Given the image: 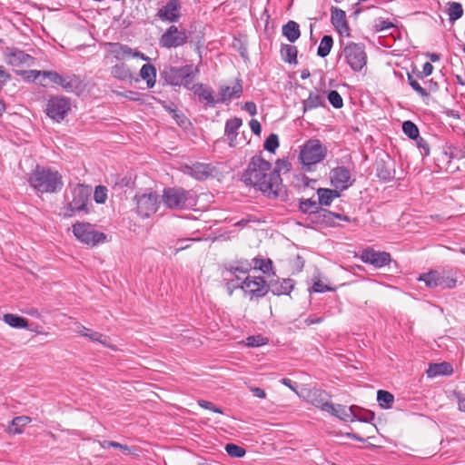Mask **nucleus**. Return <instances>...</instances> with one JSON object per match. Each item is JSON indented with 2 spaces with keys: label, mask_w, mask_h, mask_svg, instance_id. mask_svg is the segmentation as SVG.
<instances>
[{
  "label": "nucleus",
  "mask_w": 465,
  "mask_h": 465,
  "mask_svg": "<svg viewBox=\"0 0 465 465\" xmlns=\"http://www.w3.org/2000/svg\"><path fill=\"white\" fill-rule=\"evenodd\" d=\"M94 199L96 203H104L107 199V189L105 186L98 185L94 189Z\"/></svg>",
  "instance_id": "52"
},
{
  "label": "nucleus",
  "mask_w": 465,
  "mask_h": 465,
  "mask_svg": "<svg viewBox=\"0 0 465 465\" xmlns=\"http://www.w3.org/2000/svg\"><path fill=\"white\" fill-rule=\"evenodd\" d=\"M320 207L318 203L312 199H300L299 211L308 216H310V213H314V212L318 211Z\"/></svg>",
  "instance_id": "43"
},
{
  "label": "nucleus",
  "mask_w": 465,
  "mask_h": 465,
  "mask_svg": "<svg viewBox=\"0 0 465 465\" xmlns=\"http://www.w3.org/2000/svg\"><path fill=\"white\" fill-rule=\"evenodd\" d=\"M418 280L424 282L429 288L440 287L441 289H452L456 286L457 282L456 278L450 275V272L434 270L420 274Z\"/></svg>",
  "instance_id": "12"
},
{
  "label": "nucleus",
  "mask_w": 465,
  "mask_h": 465,
  "mask_svg": "<svg viewBox=\"0 0 465 465\" xmlns=\"http://www.w3.org/2000/svg\"><path fill=\"white\" fill-rule=\"evenodd\" d=\"M181 5L179 0H169L166 5L157 11L160 20L169 23H176L181 17Z\"/></svg>",
  "instance_id": "18"
},
{
  "label": "nucleus",
  "mask_w": 465,
  "mask_h": 465,
  "mask_svg": "<svg viewBox=\"0 0 465 465\" xmlns=\"http://www.w3.org/2000/svg\"><path fill=\"white\" fill-rule=\"evenodd\" d=\"M136 213L143 219L155 213L159 207V197L156 193H136L134 197Z\"/></svg>",
  "instance_id": "11"
},
{
  "label": "nucleus",
  "mask_w": 465,
  "mask_h": 465,
  "mask_svg": "<svg viewBox=\"0 0 465 465\" xmlns=\"http://www.w3.org/2000/svg\"><path fill=\"white\" fill-rule=\"evenodd\" d=\"M329 103L336 109H340L343 106V100L341 94L335 91L331 90L329 92L327 95Z\"/></svg>",
  "instance_id": "50"
},
{
  "label": "nucleus",
  "mask_w": 465,
  "mask_h": 465,
  "mask_svg": "<svg viewBox=\"0 0 465 465\" xmlns=\"http://www.w3.org/2000/svg\"><path fill=\"white\" fill-rule=\"evenodd\" d=\"M346 64L353 72H361L367 64V54L363 44L348 42L342 49Z\"/></svg>",
  "instance_id": "7"
},
{
  "label": "nucleus",
  "mask_w": 465,
  "mask_h": 465,
  "mask_svg": "<svg viewBox=\"0 0 465 465\" xmlns=\"http://www.w3.org/2000/svg\"><path fill=\"white\" fill-rule=\"evenodd\" d=\"M61 86L67 93L79 94L84 88V84L81 77L74 74H61L60 81L57 84Z\"/></svg>",
  "instance_id": "21"
},
{
  "label": "nucleus",
  "mask_w": 465,
  "mask_h": 465,
  "mask_svg": "<svg viewBox=\"0 0 465 465\" xmlns=\"http://www.w3.org/2000/svg\"><path fill=\"white\" fill-rule=\"evenodd\" d=\"M163 203L171 210L193 209L197 204V194L183 187H167L163 191Z\"/></svg>",
  "instance_id": "4"
},
{
  "label": "nucleus",
  "mask_w": 465,
  "mask_h": 465,
  "mask_svg": "<svg viewBox=\"0 0 465 465\" xmlns=\"http://www.w3.org/2000/svg\"><path fill=\"white\" fill-rule=\"evenodd\" d=\"M33 60V57L17 48H13L8 53V64L13 66H20Z\"/></svg>",
  "instance_id": "30"
},
{
  "label": "nucleus",
  "mask_w": 465,
  "mask_h": 465,
  "mask_svg": "<svg viewBox=\"0 0 465 465\" xmlns=\"http://www.w3.org/2000/svg\"><path fill=\"white\" fill-rule=\"evenodd\" d=\"M408 83L411 88L417 92L421 97H429L430 94L423 88L413 76L408 74Z\"/></svg>",
  "instance_id": "51"
},
{
  "label": "nucleus",
  "mask_w": 465,
  "mask_h": 465,
  "mask_svg": "<svg viewBox=\"0 0 465 465\" xmlns=\"http://www.w3.org/2000/svg\"><path fill=\"white\" fill-rule=\"evenodd\" d=\"M73 232L79 241L92 246L103 243L106 240L104 232L94 230L88 223H76L73 225Z\"/></svg>",
  "instance_id": "9"
},
{
  "label": "nucleus",
  "mask_w": 465,
  "mask_h": 465,
  "mask_svg": "<svg viewBox=\"0 0 465 465\" xmlns=\"http://www.w3.org/2000/svg\"><path fill=\"white\" fill-rule=\"evenodd\" d=\"M224 268L232 275H235L236 272L247 274L252 269V263H250L247 260L239 261L237 262L236 265H229L225 266Z\"/></svg>",
  "instance_id": "44"
},
{
  "label": "nucleus",
  "mask_w": 465,
  "mask_h": 465,
  "mask_svg": "<svg viewBox=\"0 0 465 465\" xmlns=\"http://www.w3.org/2000/svg\"><path fill=\"white\" fill-rule=\"evenodd\" d=\"M376 175L382 181L389 182L395 176V171L391 168L390 161H377L375 163Z\"/></svg>",
  "instance_id": "27"
},
{
  "label": "nucleus",
  "mask_w": 465,
  "mask_h": 465,
  "mask_svg": "<svg viewBox=\"0 0 465 465\" xmlns=\"http://www.w3.org/2000/svg\"><path fill=\"white\" fill-rule=\"evenodd\" d=\"M335 216L336 213L320 207L314 213H310V216L306 217V222L308 227H334L336 226Z\"/></svg>",
  "instance_id": "16"
},
{
  "label": "nucleus",
  "mask_w": 465,
  "mask_h": 465,
  "mask_svg": "<svg viewBox=\"0 0 465 465\" xmlns=\"http://www.w3.org/2000/svg\"><path fill=\"white\" fill-rule=\"evenodd\" d=\"M333 46V38L331 35H325L321 40L320 45L317 49V55L324 58L329 55Z\"/></svg>",
  "instance_id": "41"
},
{
  "label": "nucleus",
  "mask_w": 465,
  "mask_h": 465,
  "mask_svg": "<svg viewBox=\"0 0 465 465\" xmlns=\"http://www.w3.org/2000/svg\"><path fill=\"white\" fill-rule=\"evenodd\" d=\"M391 27H394V25L389 20L379 18L375 21V29L377 32L384 31Z\"/></svg>",
  "instance_id": "57"
},
{
  "label": "nucleus",
  "mask_w": 465,
  "mask_h": 465,
  "mask_svg": "<svg viewBox=\"0 0 465 465\" xmlns=\"http://www.w3.org/2000/svg\"><path fill=\"white\" fill-rule=\"evenodd\" d=\"M190 33L184 28L170 25L159 38V45L163 48H177L185 45L189 40Z\"/></svg>",
  "instance_id": "10"
},
{
  "label": "nucleus",
  "mask_w": 465,
  "mask_h": 465,
  "mask_svg": "<svg viewBox=\"0 0 465 465\" xmlns=\"http://www.w3.org/2000/svg\"><path fill=\"white\" fill-rule=\"evenodd\" d=\"M20 74L28 81L35 82L39 76H42V71L38 70H28V71H21Z\"/></svg>",
  "instance_id": "59"
},
{
  "label": "nucleus",
  "mask_w": 465,
  "mask_h": 465,
  "mask_svg": "<svg viewBox=\"0 0 465 465\" xmlns=\"http://www.w3.org/2000/svg\"><path fill=\"white\" fill-rule=\"evenodd\" d=\"M360 259L364 262L372 265L375 268H381L391 262V256L387 252L375 251L368 247L361 251Z\"/></svg>",
  "instance_id": "14"
},
{
  "label": "nucleus",
  "mask_w": 465,
  "mask_h": 465,
  "mask_svg": "<svg viewBox=\"0 0 465 465\" xmlns=\"http://www.w3.org/2000/svg\"><path fill=\"white\" fill-rule=\"evenodd\" d=\"M327 147L318 139H310L301 147L299 160L302 170L312 172L315 165L322 162L327 156Z\"/></svg>",
  "instance_id": "6"
},
{
  "label": "nucleus",
  "mask_w": 465,
  "mask_h": 465,
  "mask_svg": "<svg viewBox=\"0 0 465 465\" xmlns=\"http://www.w3.org/2000/svg\"><path fill=\"white\" fill-rule=\"evenodd\" d=\"M31 418L28 416H17L14 418L7 428V432L9 434H21L23 432V429L31 422Z\"/></svg>",
  "instance_id": "36"
},
{
  "label": "nucleus",
  "mask_w": 465,
  "mask_h": 465,
  "mask_svg": "<svg viewBox=\"0 0 465 465\" xmlns=\"http://www.w3.org/2000/svg\"><path fill=\"white\" fill-rule=\"evenodd\" d=\"M4 322L9 326L16 329H28V321L19 315L5 313L3 316Z\"/></svg>",
  "instance_id": "38"
},
{
  "label": "nucleus",
  "mask_w": 465,
  "mask_h": 465,
  "mask_svg": "<svg viewBox=\"0 0 465 465\" xmlns=\"http://www.w3.org/2000/svg\"><path fill=\"white\" fill-rule=\"evenodd\" d=\"M448 15L450 22H455L463 15V7L460 3L449 2Z\"/></svg>",
  "instance_id": "45"
},
{
  "label": "nucleus",
  "mask_w": 465,
  "mask_h": 465,
  "mask_svg": "<svg viewBox=\"0 0 465 465\" xmlns=\"http://www.w3.org/2000/svg\"><path fill=\"white\" fill-rule=\"evenodd\" d=\"M241 181L262 192L268 198L276 199L285 193L281 175L277 171H272L271 163L261 155L251 158L247 168L242 173Z\"/></svg>",
  "instance_id": "1"
},
{
  "label": "nucleus",
  "mask_w": 465,
  "mask_h": 465,
  "mask_svg": "<svg viewBox=\"0 0 465 465\" xmlns=\"http://www.w3.org/2000/svg\"><path fill=\"white\" fill-rule=\"evenodd\" d=\"M417 147L420 149L422 156H428L430 154V145L428 142L421 136H419L414 140Z\"/></svg>",
  "instance_id": "55"
},
{
  "label": "nucleus",
  "mask_w": 465,
  "mask_h": 465,
  "mask_svg": "<svg viewBox=\"0 0 465 465\" xmlns=\"http://www.w3.org/2000/svg\"><path fill=\"white\" fill-rule=\"evenodd\" d=\"M140 76L146 81L148 88H153L156 83V68L151 64H145L140 70Z\"/></svg>",
  "instance_id": "37"
},
{
  "label": "nucleus",
  "mask_w": 465,
  "mask_h": 465,
  "mask_svg": "<svg viewBox=\"0 0 465 465\" xmlns=\"http://www.w3.org/2000/svg\"><path fill=\"white\" fill-rule=\"evenodd\" d=\"M77 333L81 336L86 337L89 340L93 341H97L104 346L109 347V344L107 343V341L109 338L107 336L103 335L102 333L98 331H94L91 329H88L83 325L79 326V330L77 331Z\"/></svg>",
  "instance_id": "35"
},
{
  "label": "nucleus",
  "mask_w": 465,
  "mask_h": 465,
  "mask_svg": "<svg viewBox=\"0 0 465 465\" xmlns=\"http://www.w3.org/2000/svg\"><path fill=\"white\" fill-rule=\"evenodd\" d=\"M319 206H329L335 198L341 196V193L337 189L319 188L317 189Z\"/></svg>",
  "instance_id": "28"
},
{
  "label": "nucleus",
  "mask_w": 465,
  "mask_h": 465,
  "mask_svg": "<svg viewBox=\"0 0 465 465\" xmlns=\"http://www.w3.org/2000/svg\"><path fill=\"white\" fill-rule=\"evenodd\" d=\"M268 341L267 338H264L262 335H252L249 336L246 339V345L249 347H259L266 344Z\"/></svg>",
  "instance_id": "53"
},
{
  "label": "nucleus",
  "mask_w": 465,
  "mask_h": 465,
  "mask_svg": "<svg viewBox=\"0 0 465 465\" xmlns=\"http://www.w3.org/2000/svg\"><path fill=\"white\" fill-rule=\"evenodd\" d=\"M43 78H47L52 84H58L61 74L56 71H42Z\"/></svg>",
  "instance_id": "58"
},
{
  "label": "nucleus",
  "mask_w": 465,
  "mask_h": 465,
  "mask_svg": "<svg viewBox=\"0 0 465 465\" xmlns=\"http://www.w3.org/2000/svg\"><path fill=\"white\" fill-rule=\"evenodd\" d=\"M374 420V413L357 406V410L351 413V421L359 420L361 422H371Z\"/></svg>",
  "instance_id": "42"
},
{
  "label": "nucleus",
  "mask_w": 465,
  "mask_h": 465,
  "mask_svg": "<svg viewBox=\"0 0 465 465\" xmlns=\"http://www.w3.org/2000/svg\"><path fill=\"white\" fill-rule=\"evenodd\" d=\"M214 168L210 163H194L184 166V173L198 181H203L213 174Z\"/></svg>",
  "instance_id": "22"
},
{
  "label": "nucleus",
  "mask_w": 465,
  "mask_h": 465,
  "mask_svg": "<svg viewBox=\"0 0 465 465\" xmlns=\"http://www.w3.org/2000/svg\"><path fill=\"white\" fill-rule=\"evenodd\" d=\"M268 282L262 276H250L248 275L241 282V290L245 294L250 295V300L260 299L264 297L269 292Z\"/></svg>",
  "instance_id": "13"
},
{
  "label": "nucleus",
  "mask_w": 465,
  "mask_h": 465,
  "mask_svg": "<svg viewBox=\"0 0 465 465\" xmlns=\"http://www.w3.org/2000/svg\"><path fill=\"white\" fill-rule=\"evenodd\" d=\"M330 174L331 185L339 191L348 189L355 181L351 178V171L345 166L333 168Z\"/></svg>",
  "instance_id": "15"
},
{
  "label": "nucleus",
  "mask_w": 465,
  "mask_h": 465,
  "mask_svg": "<svg viewBox=\"0 0 465 465\" xmlns=\"http://www.w3.org/2000/svg\"><path fill=\"white\" fill-rule=\"evenodd\" d=\"M111 74L121 81H126L132 78L129 67L124 63L114 65L111 69Z\"/></svg>",
  "instance_id": "40"
},
{
  "label": "nucleus",
  "mask_w": 465,
  "mask_h": 465,
  "mask_svg": "<svg viewBox=\"0 0 465 465\" xmlns=\"http://www.w3.org/2000/svg\"><path fill=\"white\" fill-rule=\"evenodd\" d=\"M172 116L176 122V124L181 127L186 128L187 125L190 124L189 119L185 116V114L183 112L179 110L173 112V114Z\"/></svg>",
  "instance_id": "54"
},
{
  "label": "nucleus",
  "mask_w": 465,
  "mask_h": 465,
  "mask_svg": "<svg viewBox=\"0 0 465 465\" xmlns=\"http://www.w3.org/2000/svg\"><path fill=\"white\" fill-rule=\"evenodd\" d=\"M189 90H192L193 94L198 96L200 101H204L206 107H213L219 104L218 98H215L213 95V90L202 83L190 85Z\"/></svg>",
  "instance_id": "20"
},
{
  "label": "nucleus",
  "mask_w": 465,
  "mask_h": 465,
  "mask_svg": "<svg viewBox=\"0 0 465 465\" xmlns=\"http://www.w3.org/2000/svg\"><path fill=\"white\" fill-rule=\"evenodd\" d=\"M432 72H433V65L430 63L427 62L423 64L422 71L417 72V77L420 79H423L424 77L430 75L432 74Z\"/></svg>",
  "instance_id": "61"
},
{
  "label": "nucleus",
  "mask_w": 465,
  "mask_h": 465,
  "mask_svg": "<svg viewBox=\"0 0 465 465\" xmlns=\"http://www.w3.org/2000/svg\"><path fill=\"white\" fill-rule=\"evenodd\" d=\"M269 292H271L273 295H289L295 286L294 280L291 278L282 279L280 281L271 280L268 282Z\"/></svg>",
  "instance_id": "23"
},
{
  "label": "nucleus",
  "mask_w": 465,
  "mask_h": 465,
  "mask_svg": "<svg viewBox=\"0 0 465 465\" xmlns=\"http://www.w3.org/2000/svg\"><path fill=\"white\" fill-rule=\"evenodd\" d=\"M453 372V368L450 363L442 361L440 363H430L426 371L429 378H434L440 375H450Z\"/></svg>",
  "instance_id": "29"
},
{
  "label": "nucleus",
  "mask_w": 465,
  "mask_h": 465,
  "mask_svg": "<svg viewBox=\"0 0 465 465\" xmlns=\"http://www.w3.org/2000/svg\"><path fill=\"white\" fill-rule=\"evenodd\" d=\"M280 54L282 59L290 64H296L298 63L297 61V55H298V49L295 45H288V44H282Z\"/></svg>",
  "instance_id": "33"
},
{
  "label": "nucleus",
  "mask_w": 465,
  "mask_h": 465,
  "mask_svg": "<svg viewBox=\"0 0 465 465\" xmlns=\"http://www.w3.org/2000/svg\"><path fill=\"white\" fill-rule=\"evenodd\" d=\"M312 290L314 292H325L328 291H331L332 289L324 283H322L321 281H317L313 283Z\"/></svg>",
  "instance_id": "64"
},
{
  "label": "nucleus",
  "mask_w": 465,
  "mask_h": 465,
  "mask_svg": "<svg viewBox=\"0 0 465 465\" xmlns=\"http://www.w3.org/2000/svg\"><path fill=\"white\" fill-rule=\"evenodd\" d=\"M307 401L313 406L325 411L326 406L331 403L328 401V393L322 390L312 388L307 391Z\"/></svg>",
  "instance_id": "24"
},
{
  "label": "nucleus",
  "mask_w": 465,
  "mask_h": 465,
  "mask_svg": "<svg viewBox=\"0 0 465 465\" xmlns=\"http://www.w3.org/2000/svg\"><path fill=\"white\" fill-rule=\"evenodd\" d=\"M325 105V100L322 95L311 92L308 98L302 102V110L303 113H306L309 110L323 107Z\"/></svg>",
  "instance_id": "31"
},
{
  "label": "nucleus",
  "mask_w": 465,
  "mask_h": 465,
  "mask_svg": "<svg viewBox=\"0 0 465 465\" xmlns=\"http://www.w3.org/2000/svg\"><path fill=\"white\" fill-rule=\"evenodd\" d=\"M356 410L357 406L355 405L347 408L344 405H334L333 403L331 402L326 406L325 411L331 413V415L339 418L341 420L351 421V413Z\"/></svg>",
  "instance_id": "25"
},
{
  "label": "nucleus",
  "mask_w": 465,
  "mask_h": 465,
  "mask_svg": "<svg viewBox=\"0 0 465 465\" xmlns=\"http://www.w3.org/2000/svg\"><path fill=\"white\" fill-rule=\"evenodd\" d=\"M198 404L200 407L205 409V410H209V411H212L213 412H216V413H220L222 414L223 413V411L221 408H218L216 407L213 402L211 401H204V400H200L198 401Z\"/></svg>",
  "instance_id": "60"
},
{
  "label": "nucleus",
  "mask_w": 465,
  "mask_h": 465,
  "mask_svg": "<svg viewBox=\"0 0 465 465\" xmlns=\"http://www.w3.org/2000/svg\"><path fill=\"white\" fill-rule=\"evenodd\" d=\"M377 401L381 408L389 409L394 401V396L387 391L379 390L377 392Z\"/></svg>",
  "instance_id": "46"
},
{
  "label": "nucleus",
  "mask_w": 465,
  "mask_h": 465,
  "mask_svg": "<svg viewBox=\"0 0 465 465\" xmlns=\"http://www.w3.org/2000/svg\"><path fill=\"white\" fill-rule=\"evenodd\" d=\"M402 131L411 140H415L420 136L418 126L409 120L402 124Z\"/></svg>",
  "instance_id": "47"
},
{
  "label": "nucleus",
  "mask_w": 465,
  "mask_h": 465,
  "mask_svg": "<svg viewBox=\"0 0 465 465\" xmlns=\"http://www.w3.org/2000/svg\"><path fill=\"white\" fill-rule=\"evenodd\" d=\"M243 92L242 80L236 78L232 86L221 85L219 89L218 103L223 104L233 98H239Z\"/></svg>",
  "instance_id": "19"
},
{
  "label": "nucleus",
  "mask_w": 465,
  "mask_h": 465,
  "mask_svg": "<svg viewBox=\"0 0 465 465\" xmlns=\"http://www.w3.org/2000/svg\"><path fill=\"white\" fill-rule=\"evenodd\" d=\"M242 121L241 118L233 117L229 119L225 123L224 134L229 141L230 146L235 145L236 137L238 135V130L242 126Z\"/></svg>",
  "instance_id": "26"
},
{
  "label": "nucleus",
  "mask_w": 465,
  "mask_h": 465,
  "mask_svg": "<svg viewBox=\"0 0 465 465\" xmlns=\"http://www.w3.org/2000/svg\"><path fill=\"white\" fill-rule=\"evenodd\" d=\"M238 280L240 278L237 275H235V279H224L226 281L225 287L230 296L232 295L234 290L241 289V283L237 282Z\"/></svg>",
  "instance_id": "56"
},
{
  "label": "nucleus",
  "mask_w": 465,
  "mask_h": 465,
  "mask_svg": "<svg viewBox=\"0 0 465 465\" xmlns=\"http://www.w3.org/2000/svg\"><path fill=\"white\" fill-rule=\"evenodd\" d=\"M331 23L341 36H351V28L346 18V13L337 6L331 7Z\"/></svg>",
  "instance_id": "17"
},
{
  "label": "nucleus",
  "mask_w": 465,
  "mask_h": 465,
  "mask_svg": "<svg viewBox=\"0 0 465 465\" xmlns=\"http://www.w3.org/2000/svg\"><path fill=\"white\" fill-rule=\"evenodd\" d=\"M252 264L255 270L261 271L262 273L267 274L272 272V275H275V272H273V263L272 261L269 258H260L255 257L252 260Z\"/></svg>",
  "instance_id": "39"
},
{
  "label": "nucleus",
  "mask_w": 465,
  "mask_h": 465,
  "mask_svg": "<svg viewBox=\"0 0 465 465\" xmlns=\"http://www.w3.org/2000/svg\"><path fill=\"white\" fill-rule=\"evenodd\" d=\"M112 448L121 450L125 455L133 454L134 451V450L133 448H131L125 444H121L117 441H114V446Z\"/></svg>",
  "instance_id": "63"
},
{
  "label": "nucleus",
  "mask_w": 465,
  "mask_h": 465,
  "mask_svg": "<svg viewBox=\"0 0 465 465\" xmlns=\"http://www.w3.org/2000/svg\"><path fill=\"white\" fill-rule=\"evenodd\" d=\"M198 73V68L193 64H186L181 67L168 65L164 66L160 72V76L166 84L172 86L183 85L186 89H190V85Z\"/></svg>",
  "instance_id": "5"
},
{
  "label": "nucleus",
  "mask_w": 465,
  "mask_h": 465,
  "mask_svg": "<svg viewBox=\"0 0 465 465\" xmlns=\"http://www.w3.org/2000/svg\"><path fill=\"white\" fill-rule=\"evenodd\" d=\"M291 168V163L284 159H279L276 162V166L272 171H277L278 174L280 175L281 171L289 172Z\"/></svg>",
  "instance_id": "62"
},
{
  "label": "nucleus",
  "mask_w": 465,
  "mask_h": 465,
  "mask_svg": "<svg viewBox=\"0 0 465 465\" xmlns=\"http://www.w3.org/2000/svg\"><path fill=\"white\" fill-rule=\"evenodd\" d=\"M29 184L41 193H54L62 190L64 183L58 171L36 165L28 178Z\"/></svg>",
  "instance_id": "2"
},
{
  "label": "nucleus",
  "mask_w": 465,
  "mask_h": 465,
  "mask_svg": "<svg viewBox=\"0 0 465 465\" xmlns=\"http://www.w3.org/2000/svg\"><path fill=\"white\" fill-rule=\"evenodd\" d=\"M279 147V137L276 134H271L263 143V148L269 153H274Z\"/></svg>",
  "instance_id": "49"
},
{
  "label": "nucleus",
  "mask_w": 465,
  "mask_h": 465,
  "mask_svg": "<svg viewBox=\"0 0 465 465\" xmlns=\"http://www.w3.org/2000/svg\"><path fill=\"white\" fill-rule=\"evenodd\" d=\"M110 52L116 60H123L126 57H130L132 54V48L126 45L121 43H108Z\"/></svg>",
  "instance_id": "34"
},
{
  "label": "nucleus",
  "mask_w": 465,
  "mask_h": 465,
  "mask_svg": "<svg viewBox=\"0 0 465 465\" xmlns=\"http://www.w3.org/2000/svg\"><path fill=\"white\" fill-rule=\"evenodd\" d=\"M227 454L232 458H242L245 455L246 450L244 448L234 443H228L225 445Z\"/></svg>",
  "instance_id": "48"
},
{
  "label": "nucleus",
  "mask_w": 465,
  "mask_h": 465,
  "mask_svg": "<svg viewBox=\"0 0 465 465\" xmlns=\"http://www.w3.org/2000/svg\"><path fill=\"white\" fill-rule=\"evenodd\" d=\"M91 188L83 184H76L70 192H65L62 215L64 218L73 217L77 213H89Z\"/></svg>",
  "instance_id": "3"
},
{
  "label": "nucleus",
  "mask_w": 465,
  "mask_h": 465,
  "mask_svg": "<svg viewBox=\"0 0 465 465\" xmlns=\"http://www.w3.org/2000/svg\"><path fill=\"white\" fill-rule=\"evenodd\" d=\"M282 33L289 42L294 43L301 35L300 25L297 22L290 20L282 26Z\"/></svg>",
  "instance_id": "32"
},
{
  "label": "nucleus",
  "mask_w": 465,
  "mask_h": 465,
  "mask_svg": "<svg viewBox=\"0 0 465 465\" xmlns=\"http://www.w3.org/2000/svg\"><path fill=\"white\" fill-rule=\"evenodd\" d=\"M71 111V100L63 95H51L45 108L46 115L54 122L61 123Z\"/></svg>",
  "instance_id": "8"
}]
</instances>
